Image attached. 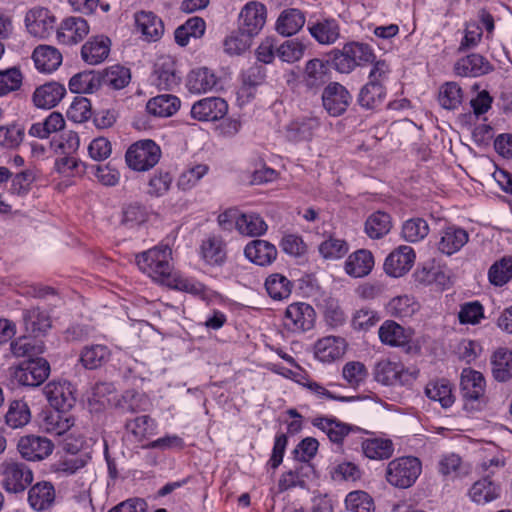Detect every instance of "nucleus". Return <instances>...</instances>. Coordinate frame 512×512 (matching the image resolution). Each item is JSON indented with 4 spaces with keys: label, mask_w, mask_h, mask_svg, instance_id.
I'll return each instance as SVG.
<instances>
[{
    "label": "nucleus",
    "mask_w": 512,
    "mask_h": 512,
    "mask_svg": "<svg viewBox=\"0 0 512 512\" xmlns=\"http://www.w3.org/2000/svg\"><path fill=\"white\" fill-rule=\"evenodd\" d=\"M172 260V250L168 245H157L136 256L139 269L154 281L171 285L175 274Z\"/></svg>",
    "instance_id": "1"
},
{
    "label": "nucleus",
    "mask_w": 512,
    "mask_h": 512,
    "mask_svg": "<svg viewBox=\"0 0 512 512\" xmlns=\"http://www.w3.org/2000/svg\"><path fill=\"white\" fill-rule=\"evenodd\" d=\"M422 473V462L414 456H403L389 462L386 481L392 486L406 489L415 484Z\"/></svg>",
    "instance_id": "2"
},
{
    "label": "nucleus",
    "mask_w": 512,
    "mask_h": 512,
    "mask_svg": "<svg viewBox=\"0 0 512 512\" xmlns=\"http://www.w3.org/2000/svg\"><path fill=\"white\" fill-rule=\"evenodd\" d=\"M376 56L373 49L365 43L350 42L335 54L333 64L340 73H350L357 66L375 64Z\"/></svg>",
    "instance_id": "3"
},
{
    "label": "nucleus",
    "mask_w": 512,
    "mask_h": 512,
    "mask_svg": "<svg viewBox=\"0 0 512 512\" xmlns=\"http://www.w3.org/2000/svg\"><path fill=\"white\" fill-rule=\"evenodd\" d=\"M161 149L153 140L144 139L133 143L125 154L129 168L144 172L152 169L161 158Z\"/></svg>",
    "instance_id": "4"
},
{
    "label": "nucleus",
    "mask_w": 512,
    "mask_h": 512,
    "mask_svg": "<svg viewBox=\"0 0 512 512\" xmlns=\"http://www.w3.org/2000/svg\"><path fill=\"white\" fill-rule=\"evenodd\" d=\"M384 62L378 60L368 74V82L361 89L359 104L367 109H377L381 106L384 96Z\"/></svg>",
    "instance_id": "5"
},
{
    "label": "nucleus",
    "mask_w": 512,
    "mask_h": 512,
    "mask_svg": "<svg viewBox=\"0 0 512 512\" xmlns=\"http://www.w3.org/2000/svg\"><path fill=\"white\" fill-rule=\"evenodd\" d=\"M1 468L2 485L9 493H21L33 481V471L24 463L7 460Z\"/></svg>",
    "instance_id": "6"
},
{
    "label": "nucleus",
    "mask_w": 512,
    "mask_h": 512,
    "mask_svg": "<svg viewBox=\"0 0 512 512\" xmlns=\"http://www.w3.org/2000/svg\"><path fill=\"white\" fill-rule=\"evenodd\" d=\"M50 365L41 357L27 359L14 372L15 380L22 386L36 387L41 385L49 376Z\"/></svg>",
    "instance_id": "7"
},
{
    "label": "nucleus",
    "mask_w": 512,
    "mask_h": 512,
    "mask_svg": "<svg viewBox=\"0 0 512 512\" xmlns=\"http://www.w3.org/2000/svg\"><path fill=\"white\" fill-rule=\"evenodd\" d=\"M315 319L316 313L310 304L295 302L286 308L284 325L293 333H303L314 327Z\"/></svg>",
    "instance_id": "8"
},
{
    "label": "nucleus",
    "mask_w": 512,
    "mask_h": 512,
    "mask_svg": "<svg viewBox=\"0 0 512 512\" xmlns=\"http://www.w3.org/2000/svg\"><path fill=\"white\" fill-rule=\"evenodd\" d=\"M469 241V233L457 225H448L442 228L436 239V248L445 256L458 253Z\"/></svg>",
    "instance_id": "9"
},
{
    "label": "nucleus",
    "mask_w": 512,
    "mask_h": 512,
    "mask_svg": "<svg viewBox=\"0 0 512 512\" xmlns=\"http://www.w3.org/2000/svg\"><path fill=\"white\" fill-rule=\"evenodd\" d=\"M44 394L52 407L66 412L76 403L75 388L66 380L51 381L44 387Z\"/></svg>",
    "instance_id": "10"
},
{
    "label": "nucleus",
    "mask_w": 512,
    "mask_h": 512,
    "mask_svg": "<svg viewBox=\"0 0 512 512\" xmlns=\"http://www.w3.org/2000/svg\"><path fill=\"white\" fill-rule=\"evenodd\" d=\"M53 449L51 440L37 435L22 436L17 443L19 454L27 461H42L52 454Z\"/></svg>",
    "instance_id": "11"
},
{
    "label": "nucleus",
    "mask_w": 512,
    "mask_h": 512,
    "mask_svg": "<svg viewBox=\"0 0 512 512\" xmlns=\"http://www.w3.org/2000/svg\"><path fill=\"white\" fill-rule=\"evenodd\" d=\"M351 100L352 96L349 91L338 82L328 84L322 93L323 107L333 117L342 115Z\"/></svg>",
    "instance_id": "12"
},
{
    "label": "nucleus",
    "mask_w": 512,
    "mask_h": 512,
    "mask_svg": "<svg viewBox=\"0 0 512 512\" xmlns=\"http://www.w3.org/2000/svg\"><path fill=\"white\" fill-rule=\"evenodd\" d=\"M180 79L175 60L171 56L163 55L156 60L152 82L159 90H173L179 85Z\"/></svg>",
    "instance_id": "13"
},
{
    "label": "nucleus",
    "mask_w": 512,
    "mask_h": 512,
    "mask_svg": "<svg viewBox=\"0 0 512 512\" xmlns=\"http://www.w3.org/2000/svg\"><path fill=\"white\" fill-rule=\"evenodd\" d=\"M55 16L44 7H34L25 16L28 32L34 37L47 38L55 27Z\"/></svg>",
    "instance_id": "14"
},
{
    "label": "nucleus",
    "mask_w": 512,
    "mask_h": 512,
    "mask_svg": "<svg viewBox=\"0 0 512 512\" xmlns=\"http://www.w3.org/2000/svg\"><path fill=\"white\" fill-rule=\"evenodd\" d=\"M266 17L265 5L255 1L248 2L240 12L239 28L253 37L264 27Z\"/></svg>",
    "instance_id": "15"
},
{
    "label": "nucleus",
    "mask_w": 512,
    "mask_h": 512,
    "mask_svg": "<svg viewBox=\"0 0 512 512\" xmlns=\"http://www.w3.org/2000/svg\"><path fill=\"white\" fill-rule=\"evenodd\" d=\"M228 112L227 102L220 97H207L195 102L191 107V117L198 121H217Z\"/></svg>",
    "instance_id": "16"
},
{
    "label": "nucleus",
    "mask_w": 512,
    "mask_h": 512,
    "mask_svg": "<svg viewBox=\"0 0 512 512\" xmlns=\"http://www.w3.org/2000/svg\"><path fill=\"white\" fill-rule=\"evenodd\" d=\"M415 258L412 247L399 246L386 257V274L395 278L405 275L412 268Z\"/></svg>",
    "instance_id": "17"
},
{
    "label": "nucleus",
    "mask_w": 512,
    "mask_h": 512,
    "mask_svg": "<svg viewBox=\"0 0 512 512\" xmlns=\"http://www.w3.org/2000/svg\"><path fill=\"white\" fill-rule=\"evenodd\" d=\"M200 256L211 267H222L227 261V246L219 235H210L200 245Z\"/></svg>",
    "instance_id": "18"
},
{
    "label": "nucleus",
    "mask_w": 512,
    "mask_h": 512,
    "mask_svg": "<svg viewBox=\"0 0 512 512\" xmlns=\"http://www.w3.org/2000/svg\"><path fill=\"white\" fill-rule=\"evenodd\" d=\"M89 33L88 22L81 17L64 19L57 30L58 41L65 45H73L82 41Z\"/></svg>",
    "instance_id": "19"
},
{
    "label": "nucleus",
    "mask_w": 512,
    "mask_h": 512,
    "mask_svg": "<svg viewBox=\"0 0 512 512\" xmlns=\"http://www.w3.org/2000/svg\"><path fill=\"white\" fill-rule=\"evenodd\" d=\"M492 69L489 61L476 53L459 58L453 66L454 73L460 77H480Z\"/></svg>",
    "instance_id": "20"
},
{
    "label": "nucleus",
    "mask_w": 512,
    "mask_h": 512,
    "mask_svg": "<svg viewBox=\"0 0 512 512\" xmlns=\"http://www.w3.org/2000/svg\"><path fill=\"white\" fill-rule=\"evenodd\" d=\"M331 79V65L318 58L309 60L304 69L303 83L308 89H318Z\"/></svg>",
    "instance_id": "21"
},
{
    "label": "nucleus",
    "mask_w": 512,
    "mask_h": 512,
    "mask_svg": "<svg viewBox=\"0 0 512 512\" xmlns=\"http://www.w3.org/2000/svg\"><path fill=\"white\" fill-rule=\"evenodd\" d=\"M56 499V490L49 481H40L31 486L28 491V503L35 511L42 512L50 509Z\"/></svg>",
    "instance_id": "22"
},
{
    "label": "nucleus",
    "mask_w": 512,
    "mask_h": 512,
    "mask_svg": "<svg viewBox=\"0 0 512 512\" xmlns=\"http://www.w3.org/2000/svg\"><path fill=\"white\" fill-rule=\"evenodd\" d=\"M345 351L346 341L338 336L323 337L314 346L315 357L324 363H330L341 358Z\"/></svg>",
    "instance_id": "23"
},
{
    "label": "nucleus",
    "mask_w": 512,
    "mask_h": 512,
    "mask_svg": "<svg viewBox=\"0 0 512 512\" xmlns=\"http://www.w3.org/2000/svg\"><path fill=\"white\" fill-rule=\"evenodd\" d=\"M245 257L252 263L259 266L272 264L277 257L276 247L261 239L250 241L244 248Z\"/></svg>",
    "instance_id": "24"
},
{
    "label": "nucleus",
    "mask_w": 512,
    "mask_h": 512,
    "mask_svg": "<svg viewBox=\"0 0 512 512\" xmlns=\"http://www.w3.org/2000/svg\"><path fill=\"white\" fill-rule=\"evenodd\" d=\"M111 41L108 37L99 35L91 38L81 48V57L89 65L102 63L109 55Z\"/></svg>",
    "instance_id": "25"
},
{
    "label": "nucleus",
    "mask_w": 512,
    "mask_h": 512,
    "mask_svg": "<svg viewBox=\"0 0 512 512\" xmlns=\"http://www.w3.org/2000/svg\"><path fill=\"white\" fill-rule=\"evenodd\" d=\"M374 267V257L366 249H359L348 256L345 261V272L354 278L367 276Z\"/></svg>",
    "instance_id": "26"
},
{
    "label": "nucleus",
    "mask_w": 512,
    "mask_h": 512,
    "mask_svg": "<svg viewBox=\"0 0 512 512\" xmlns=\"http://www.w3.org/2000/svg\"><path fill=\"white\" fill-rule=\"evenodd\" d=\"M137 30L147 41H157L164 33L162 20L150 11H141L135 15Z\"/></svg>",
    "instance_id": "27"
},
{
    "label": "nucleus",
    "mask_w": 512,
    "mask_h": 512,
    "mask_svg": "<svg viewBox=\"0 0 512 512\" xmlns=\"http://www.w3.org/2000/svg\"><path fill=\"white\" fill-rule=\"evenodd\" d=\"M319 125L320 123L315 117L296 118L286 126V137L293 142L309 141Z\"/></svg>",
    "instance_id": "28"
},
{
    "label": "nucleus",
    "mask_w": 512,
    "mask_h": 512,
    "mask_svg": "<svg viewBox=\"0 0 512 512\" xmlns=\"http://www.w3.org/2000/svg\"><path fill=\"white\" fill-rule=\"evenodd\" d=\"M437 471L442 477L454 480L466 476L469 472V467L458 454L447 452L440 455Z\"/></svg>",
    "instance_id": "29"
},
{
    "label": "nucleus",
    "mask_w": 512,
    "mask_h": 512,
    "mask_svg": "<svg viewBox=\"0 0 512 512\" xmlns=\"http://www.w3.org/2000/svg\"><path fill=\"white\" fill-rule=\"evenodd\" d=\"M66 94L62 84L49 82L38 87L33 94V102L39 108L50 109L55 107Z\"/></svg>",
    "instance_id": "30"
},
{
    "label": "nucleus",
    "mask_w": 512,
    "mask_h": 512,
    "mask_svg": "<svg viewBox=\"0 0 512 512\" xmlns=\"http://www.w3.org/2000/svg\"><path fill=\"white\" fill-rule=\"evenodd\" d=\"M35 67L43 73L55 71L62 63L61 53L52 46L40 45L33 51Z\"/></svg>",
    "instance_id": "31"
},
{
    "label": "nucleus",
    "mask_w": 512,
    "mask_h": 512,
    "mask_svg": "<svg viewBox=\"0 0 512 512\" xmlns=\"http://www.w3.org/2000/svg\"><path fill=\"white\" fill-rule=\"evenodd\" d=\"M312 424L322 430L328 436L329 440L338 446L342 445L344 438L351 431V427L349 425L340 422L335 418L322 416L315 417L312 420Z\"/></svg>",
    "instance_id": "32"
},
{
    "label": "nucleus",
    "mask_w": 512,
    "mask_h": 512,
    "mask_svg": "<svg viewBox=\"0 0 512 512\" xmlns=\"http://www.w3.org/2000/svg\"><path fill=\"white\" fill-rule=\"evenodd\" d=\"M181 105L180 99L172 94H161L151 98L146 104V111L155 117H170Z\"/></svg>",
    "instance_id": "33"
},
{
    "label": "nucleus",
    "mask_w": 512,
    "mask_h": 512,
    "mask_svg": "<svg viewBox=\"0 0 512 512\" xmlns=\"http://www.w3.org/2000/svg\"><path fill=\"white\" fill-rule=\"evenodd\" d=\"M461 389L467 400H478L485 391V379L483 375L470 368L463 369L461 373Z\"/></svg>",
    "instance_id": "34"
},
{
    "label": "nucleus",
    "mask_w": 512,
    "mask_h": 512,
    "mask_svg": "<svg viewBox=\"0 0 512 512\" xmlns=\"http://www.w3.org/2000/svg\"><path fill=\"white\" fill-rule=\"evenodd\" d=\"M217 83L215 74L208 68L193 69L187 76L186 87L191 93L201 94L212 90Z\"/></svg>",
    "instance_id": "35"
},
{
    "label": "nucleus",
    "mask_w": 512,
    "mask_h": 512,
    "mask_svg": "<svg viewBox=\"0 0 512 512\" xmlns=\"http://www.w3.org/2000/svg\"><path fill=\"white\" fill-rule=\"evenodd\" d=\"M499 495L500 488L488 477L474 482L468 491L470 500L480 505L494 501Z\"/></svg>",
    "instance_id": "36"
},
{
    "label": "nucleus",
    "mask_w": 512,
    "mask_h": 512,
    "mask_svg": "<svg viewBox=\"0 0 512 512\" xmlns=\"http://www.w3.org/2000/svg\"><path fill=\"white\" fill-rule=\"evenodd\" d=\"M268 225L257 213H240L237 218L236 230L246 237H259L267 232Z\"/></svg>",
    "instance_id": "37"
},
{
    "label": "nucleus",
    "mask_w": 512,
    "mask_h": 512,
    "mask_svg": "<svg viewBox=\"0 0 512 512\" xmlns=\"http://www.w3.org/2000/svg\"><path fill=\"white\" fill-rule=\"evenodd\" d=\"M425 394L430 400L438 402L445 409L451 407L455 401L452 385L445 379L430 381L426 385Z\"/></svg>",
    "instance_id": "38"
},
{
    "label": "nucleus",
    "mask_w": 512,
    "mask_h": 512,
    "mask_svg": "<svg viewBox=\"0 0 512 512\" xmlns=\"http://www.w3.org/2000/svg\"><path fill=\"white\" fill-rule=\"evenodd\" d=\"M305 24V15L295 8L284 10L277 19L276 30L283 36L296 34Z\"/></svg>",
    "instance_id": "39"
},
{
    "label": "nucleus",
    "mask_w": 512,
    "mask_h": 512,
    "mask_svg": "<svg viewBox=\"0 0 512 512\" xmlns=\"http://www.w3.org/2000/svg\"><path fill=\"white\" fill-rule=\"evenodd\" d=\"M311 36L322 45H330L340 36L339 24L334 19H325L309 26Z\"/></svg>",
    "instance_id": "40"
},
{
    "label": "nucleus",
    "mask_w": 512,
    "mask_h": 512,
    "mask_svg": "<svg viewBox=\"0 0 512 512\" xmlns=\"http://www.w3.org/2000/svg\"><path fill=\"white\" fill-rule=\"evenodd\" d=\"M149 405V399L143 393L134 390H127L119 397H115V406L123 413L146 411Z\"/></svg>",
    "instance_id": "41"
},
{
    "label": "nucleus",
    "mask_w": 512,
    "mask_h": 512,
    "mask_svg": "<svg viewBox=\"0 0 512 512\" xmlns=\"http://www.w3.org/2000/svg\"><path fill=\"white\" fill-rule=\"evenodd\" d=\"M23 321L26 331L35 337L44 334L51 327L50 317L39 308L24 311Z\"/></svg>",
    "instance_id": "42"
},
{
    "label": "nucleus",
    "mask_w": 512,
    "mask_h": 512,
    "mask_svg": "<svg viewBox=\"0 0 512 512\" xmlns=\"http://www.w3.org/2000/svg\"><path fill=\"white\" fill-rule=\"evenodd\" d=\"M492 373L497 381L505 382L512 377V351L497 349L491 357Z\"/></svg>",
    "instance_id": "43"
},
{
    "label": "nucleus",
    "mask_w": 512,
    "mask_h": 512,
    "mask_svg": "<svg viewBox=\"0 0 512 512\" xmlns=\"http://www.w3.org/2000/svg\"><path fill=\"white\" fill-rule=\"evenodd\" d=\"M464 92L461 86L454 81L446 82L439 88L438 101L446 110H456L463 103Z\"/></svg>",
    "instance_id": "44"
},
{
    "label": "nucleus",
    "mask_w": 512,
    "mask_h": 512,
    "mask_svg": "<svg viewBox=\"0 0 512 512\" xmlns=\"http://www.w3.org/2000/svg\"><path fill=\"white\" fill-rule=\"evenodd\" d=\"M488 281L495 287H502L512 279V256H503L488 269Z\"/></svg>",
    "instance_id": "45"
},
{
    "label": "nucleus",
    "mask_w": 512,
    "mask_h": 512,
    "mask_svg": "<svg viewBox=\"0 0 512 512\" xmlns=\"http://www.w3.org/2000/svg\"><path fill=\"white\" fill-rule=\"evenodd\" d=\"M74 425V419L66 415L62 410L49 412L45 415L42 428L50 434L63 435Z\"/></svg>",
    "instance_id": "46"
},
{
    "label": "nucleus",
    "mask_w": 512,
    "mask_h": 512,
    "mask_svg": "<svg viewBox=\"0 0 512 512\" xmlns=\"http://www.w3.org/2000/svg\"><path fill=\"white\" fill-rule=\"evenodd\" d=\"M130 80V69L121 65H113L106 68L99 79L104 86L114 90L125 88L130 83Z\"/></svg>",
    "instance_id": "47"
},
{
    "label": "nucleus",
    "mask_w": 512,
    "mask_h": 512,
    "mask_svg": "<svg viewBox=\"0 0 512 512\" xmlns=\"http://www.w3.org/2000/svg\"><path fill=\"white\" fill-rule=\"evenodd\" d=\"M31 412L28 404L23 400H14L9 404L8 411L5 415L6 424L13 428H21L29 423Z\"/></svg>",
    "instance_id": "48"
},
{
    "label": "nucleus",
    "mask_w": 512,
    "mask_h": 512,
    "mask_svg": "<svg viewBox=\"0 0 512 512\" xmlns=\"http://www.w3.org/2000/svg\"><path fill=\"white\" fill-rule=\"evenodd\" d=\"M110 350L105 345H91L85 347L80 356V361L87 369H96L108 361Z\"/></svg>",
    "instance_id": "49"
},
{
    "label": "nucleus",
    "mask_w": 512,
    "mask_h": 512,
    "mask_svg": "<svg viewBox=\"0 0 512 512\" xmlns=\"http://www.w3.org/2000/svg\"><path fill=\"white\" fill-rule=\"evenodd\" d=\"M265 289L274 300H283L290 296L292 291L291 281L280 273H274L267 277Z\"/></svg>",
    "instance_id": "50"
},
{
    "label": "nucleus",
    "mask_w": 512,
    "mask_h": 512,
    "mask_svg": "<svg viewBox=\"0 0 512 512\" xmlns=\"http://www.w3.org/2000/svg\"><path fill=\"white\" fill-rule=\"evenodd\" d=\"M419 309V304L410 295L392 298L386 306L387 312L395 317H411Z\"/></svg>",
    "instance_id": "51"
},
{
    "label": "nucleus",
    "mask_w": 512,
    "mask_h": 512,
    "mask_svg": "<svg viewBox=\"0 0 512 512\" xmlns=\"http://www.w3.org/2000/svg\"><path fill=\"white\" fill-rule=\"evenodd\" d=\"M11 352L15 357L35 358L43 352V344L35 336H23L11 343Z\"/></svg>",
    "instance_id": "52"
},
{
    "label": "nucleus",
    "mask_w": 512,
    "mask_h": 512,
    "mask_svg": "<svg viewBox=\"0 0 512 512\" xmlns=\"http://www.w3.org/2000/svg\"><path fill=\"white\" fill-rule=\"evenodd\" d=\"M207 164L189 165L179 176L177 186L179 189L187 191L194 188L199 181L209 172Z\"/></svg>",
    "instance_id": "53"
},
{
    "label": "nucleus",
    "mask_w": 512,
    "mask_h": 512,
    "mask_svg": "<svg viewBox=\"0 0 512 512\" xmlns=\"http://www.w3.org/2000/svg\"><path fill=\"white\" fill-rule=\"evenodd\" d=\"M414 278L415 281L421 285H443L446 280L444 272L433 263H426L419 266L414 272Z\"/></svg>",
    "instance_id": "54"
},
{
    "label": "nucleus",
    "mask_w": 512,
    "mask_h": 512,
    "mask_svg": "<svg viewBox=\"0 0 512 512\" xmlns=\"http://www.w3.org/2000/svg\"><path fill=\"white\" fill-rule=\"evenodd\" d=\"M473 95L470 98V107L473 114L480 118L485 115L492 107L493 98L485 89H480L479 84H474L471 88Z\"/></svg>",
    "instance_id": "55"
},
{
    "label": "nucleus",
    "mask_w": 512,
    "mask_h": 512,
    "mask_svg": "<svg viewBox=\"0 0 512 512\" xmlns=\"http://www.w3.org/2000/svg\"><path fill=\"white\" fill-rule=\"evenodd\" d=\"M429 233V225L422 218H412L404 222L402 236L408 242H419Z\"/></svg>",
    "instance_id": "56"
},
{
    "label": "nucleus",
    "mask_w": 512,
    "mask_h": 512,
    "mask_svg": "<svg viewBox=\"0 0 512 512\" xmlns=\"http://www.w3.org/2000/svg\"><path fill=\"white\" fill-rule=\"evenodd\" d=\"M386 385H405L416 378V374L404 367L401 363H386Z\"/></svg>",
    "instance_id": "57"
},
{
    "label": "nucleus",
    "mask_w": 512,
    "mask_h": 512,
    "mask_svg": "<svg viewBox=\"0 0 512 512\" xmlns=\"http://www.w3.org/2000/svg\"><path fill=\"white\" fill-rule=\"evenodd\" d=\"M251 35L240 28L228 35L224 41V51L230 55H239L251 45Z\"/></svg>",
    "instance_id": "58"
},
{
    "label": "nucleus",
    "mask_w": 512,
    "mask_h": 512,
    "mask_svg": "<svg viewBox=\"0 0 512 512\" xmlns=\"http://www.w3.org/2000/svg\"><path fill=\"white\" fill-rule=\"evenodd\" d=\"M342 376L347 384L356 389L368 376L365 365L359 361H349L342 368Z\"/></svg>",
    "instance_id": "59"
},
{
    "label": "nucleus",
    "mask_w": 512,
    "mask_h": 512,
    "mask_svg": "<svg viewBox=\"0 0 512 512\" xmlns=\"http://www.w3.org/2000/svg\"><path fill=\"white\" fill-rule=\"evenodd\" d=\"M22 80L23 75L16 67L0 70V97L19 90Z\"/></svg>",
    "instance_id": "60"
},
{
    "label": "nucleus",
    "mask_w": 512,
    "mask_h": 512,
    "mask_svg": "<svg viewBox=\"0 0 512 512\" xmlns=\"http://www.w3.org/2000/svg\"><path fill=\"white\" fill-rule=\"evenodd\" d=\"M318 250L324 259L336 260L348 252V244L342 239L329 237L319 245Z\"/></svg>",
    "instance_id": "61"
},
{
    "label": "nucleus",
    "mask_w": 512,
    "mask_h": 512,
    "mask_svg": "<svg viewBox=\"0 0 512 512\" xmlns=\"http://www.w3.org/2000/svg\"><path fill=\"white\" fill-rule=\"evenodd\" d=\"M125 428L136 440L141 441L153 430L154 420L148 415L126 421Z\"/></svg>",
    "instance_id": "62"
},
{
    "label": "nucleus",
    "mask_w": 512,
    "mask_h": 512,
    "mask_svg": "<svg viewBox=\"0 0 512 512\" xmlns=\"http://www.w3.org/2000/svg\"><path fill=\"white\" fill-rule=\"evenodd\" d=\"M346 508L352 512H372L374 503L372 498L364 491H352L345 499Z\"/></svg>",
    "instance_id": "63"
},
{
    "label": "nucleus",
    "mask_w": 512,
    "mask_h": 512,
    "mask_svg": "<svg viewBox=\"0 0 512 512\" xmlns=\"http://www.w3.org/2000/svg\"><path fill=\"white\" fill-rule=\"evenodd\" d=\"M484 318L483 306L478 301L467 302L460 306L458 319L461 324L476 325Z\"/></svg>",
    "instance_id": "64"
}]
</instances>
